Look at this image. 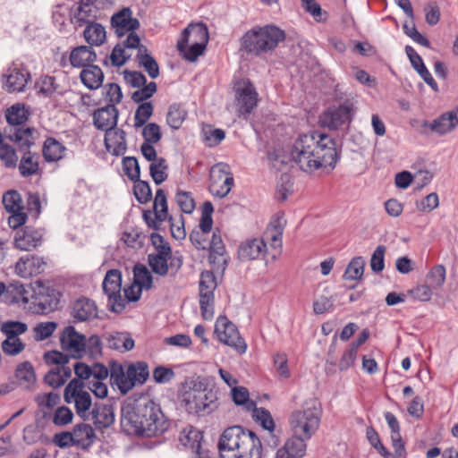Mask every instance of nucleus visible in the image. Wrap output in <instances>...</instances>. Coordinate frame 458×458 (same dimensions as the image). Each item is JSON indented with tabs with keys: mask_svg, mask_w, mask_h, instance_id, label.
<instances>
[{
	"mask_svg": "<svg viewBox=\"0 0 458 458\" xmlns=\"http://www.w3.org/2000/svg\"><path fill=\"white\" fill-rule=\"evenodd\" d=\"M123 170L131 181L140 178V169L138 160L134 157H126L123 159Z\"/></svg>",
	"mask_w": 458,
	"mask_h": 458,
	"instance_id": "obj_61",
	"label": "nucleus"
},
{
	"mask_svg": "<svg viewBox=\"0 0 458 458\" xmlns=\"http://www.w3.org/2000/svg\"><path fill=\"white\" fill-rule=\"evenodd\" d=\"M180 38L183 39V42H197L207 45L208 42V30L203 23L190 24L182 30Z\"/></svg>",
	"mask_w": 458,
	"mask_h": 458,
	"instance_id": "obj_31",
	"label": "nucleus"
},
{
	"mask_svg": "<svg viewBox=\"0 0 458 458\" xmlns=\"http://www.w3.org/2000/svg\"><path fill=\"white\" fill-rule=\"evenodd\" d=\"M445 280V268L442 265L434 267L427 275L426 281L432 288L443 285Z\"/></svg>",
	"mask_w": 458,
	"mask_h": 458,
	"instance_id": "obj_57",
	"label": "nucleus"
},
{
	"mask_svg": "<svg viewBox=\"0 0 458 458\" xmlns=\"http://www.w3.org/2000/svg\"><path fill=\"white\" fill-rule=\"evenodd\" d=\"M45 267L46 262L42 258L35 255L24 256L16 262L15 272L21 277L29 278L41 274Z\"/></svg>",
	"mask_w": 458,
	"mask_h": 458,
	"instance_id": "obj_21",
	"label": "nucleus"
},
{
	"mask_svg": "<svg viewBox=\"0 0 458 458\" xmlns=\"http://www.w3.org/2000/svg\"><path fill=\"white\" fill-rule=\"evenodd\" d=\"M306 439L293 436L286 440L276 454V458H303L306 454Z\"/></svg>",
	"mask_w": 458,
	"mask_h": 458,
	"instance_id": "obj_22",
	"label": "nucleus"
},
{
	"mask_svg": "<svg viewBox=\"0 0 458 458\" xmlns=\"http://www.w3.org/2000/svg\"><path fill=\"white\" fill-rule=\"evenodd\" d=\"M104 338L108 348L125 352L131 351L134 347V340L128 333H111L106 334Z\"/></svg>",
	"mask_w": 458,
	"mask_h": 458,
	"instance_id": "obj_30",
	"label": "nucleus"
},
{
	"mask_svg": "<svg viewBox=\"0 0 458 458\" xmlns=\"http://www.w3.org/2000/svg\"><path fill=\"white\" fill-rule=\"evenodd\" d=\"M153 105L150 102L141 103L136 109L134 114V127L140 128L146 124L153 114Z\"/></svg>",
	"mask_w": 458,
	"mask_h": 458,
	"instance_id": "obj_51",
	"label": "nucleus"
},
{
	"mask_svg": "<svg viewBox=\"0 0 458 458\" xmlns=\"http://www.w3.org/2000/svg\"><path fill=\"white\" fill-rule=\"evenodd\" d=\"M176 202L182 212L191 214L195 208V202L190 192L180 191L175 196Z\"/></svg>",
	"mask_w": 458,
	"mask_h": 458,
	"instance_id": "obj_64",
	"label": "nucleus"
},
{
	"mask_svg": "<svg viewBox=\"0 0 458 458\" xmlns=\"http://www.w3.org/2000/svg\"><path fill=\"white\" fill-rule=\"evenodd\" d=\"M81 82L89 89H97L101 87L104 73L98 65H88L80 74Z\"/></svg>",
	"mask_w": 458,
	"mask_h": 458,
	"instance_id": "obj_33",
	"label": "nucleus"
},
{
	"mask_svg": "<svg viewBox=\"0 0 458 458\" xmlns=\"http://www.w3.org/2000/svg\"><path fill=\"white\" fill-rule=\"evenodd\" d=\"M61 349L69 358L81 359L84 357L85 335L76 331L72 326L65 327L60 333Z\"/></svg>",
	"mask_w": 458,
	"mask_h": 458,
	"instance_id": "obj_18",
	"label": "nucleus"
},
{
	"mask_svg": "<svg viewBox=\"0 0 458 458\" xmlns=\"http://www.w3.org/2000/svg\"><path fill=\"white\" fill-rule=\"evenodd\" d=\"M200 433L191 428L190 429H183L179 437L181 444L192 450L198 451L200 449Z\"/></svg>",
	"mask_w": 458,
	"mask_h": 458,
	"instance_id": "obj_48",
	"label": "nucleus"
},
{
	"mask_svg": "<svg viewBox=\"0 0 458 458\" xmlns=\"http://www.w3.org/2000/svg\"><path fill=\"white\" fill-rule=\"evenodd\" d=\"M142 136L144 142L157 143L162 138L160 126L155 123L145 124L142 130Z\"/></svg>",
	"mask_w": 458,
	"mask_h": 458,
	"instance_id": "obj_62",
	"label": "nucleus"
},
{
	"mask_svg": "<svg viewBox=\"0 0 458 458\" xmlns=\"http://www.w3.org/2000/svg\"><path fill=\"white\" fill-rule=\"evenodd\" d=\"M57 327V324L53 321L41 322L34 327V338L37 341H43L53 335Z\"/></svg>",
	"mask_w": 458,
	"mask_h": 458,
	"instance_id": "obj_58",
	"label": "nucleus"
},
{
	"mask_svg": "<svg viewBox=\"0 0 458 458\" xmlns=\"http://www.w3.org/2000/svg\"><path fill=\"white\" fill-rule=\"evenodd\" d=\"M232 398L235 404L245 405L248 411H252L256 406L255 402L249 398V391L243 386H233L231 390Z\"/></svg>",
	"mask_w": 458,
	"mask_h": 458,
	"instance_id": "obj_50",
	"label": "nucleus"
},
{
	"mask_svg": "<svg viewBox=\"0 0 458 458\" xmlns=\"http://www.w3.org/2000/svg\"><path fill=\"white\" fill-rule=\"evenodd\" d=\"M354 114V104L351 99H346L339 106L327 108L320 116L322 126L336 130L346 123H350Z\"/></svg>",
	"mask_w": 458,
	"mask_h": 458,
	"instance_id": "obj_13",
	"label": "nucleus"
},
{
	"mask_svg": "<svg viewBox=\"0 0 458 458\" xmlns=\"http://www.w3.org/2000/svg\"><path fill=\"white\" fill-rule=\"evenodd\" d=\"M111 25L118 37L127 35L123 40L124 47L128 49H136L139 47L140 40L135 31L140 28V23L132 16V10L130 7H123L115 13L111 18Z\"/></svg>",
	"mask_w": 458,
	"mask_h": 458,
	"instance_id": "obj_7",
	"label": "nucleus"
},
{
	"mask_svg": "<svg viewBox=\"0 0 458 458\" xmlns=\"http://www.w3.org/2000/svg\"><path fill=\"white\" fill-rule=\"evenodd\" d=\"M97 306L88 298L78 299L72 306V315L76 321H86L97 317Z\"/></svg>",
	"mask_w": 458,
	"mask_h": 458,
	"instance_id": "obj_29",
	"label": "nucleus"
},
{
	"mask_svg": "<svg viewBox=\"0 0 458 458\" xmlns=\"http://www.w3.org/2000/svg\"><path fill=\"white\" fill-rule=\"evenodd\" d=\"M64 401L67 403H74L78 416L83 420H89L90 417L89 409L92 407L90 394L84 390V383L80 379L73 378L64 388Z\"/></svg>",
	"mask_w": 458,
	"mask_h": 458,
	"instance_id": "obj_10",
	"label": "nucleus"
},
{
	"mask_svg": "<svg viewBox=\"0 0 458 458\" xmlns=\"http://www.w3.org/2000/svg\"><path fill=\"white\" fill-rule=\"evenodd\" d=\"M69 360L68 355L55 350L47 352L44 354V360L47 364L56 365L55 369L60 372L61 378L64 379V384L72 377V369L66 366Z\"/></svg>",
	"mask_w": 458,
	"mask_h": 458,
	"instance_id": "obj_28",
	"label": "nucleus"
},
{
	"mask_svg": "<svg viewBox=\"0 0 458 458\" xmlns=\"http://www.w3.org/2000/svg\"><path fill=\"white\" fill-rule=\"evenodd\" d=\"M126 48L127 47L123 45V41L115 45L110 55L112 65L120 67L126 63V61L131 57V54L126 52Z\"/></svg>",
	"mask_w": 458,
	"mask_h": 458,
	"instance_id": "obj_59",
	"label": "nucleus"
},
{
	"mask_svg": "<svg viewBox=\"0 0 458 458\" xmlns=\"http://www.w3.org/2000/svg\"><path fill=\"white\" fill-rule=\"evenodd\" d=\"M254 433L245 430L241 426H233L226 428L222 434L218 448L222 458H233L232 454L238 453L239 449L245 445H249V438Z\"/></svg>",
	"mask_w": 458,
	"mask_h": 458,
	"instance_id": "obj_11",
	"label": "nucleus"
},
{
	"mask_svg": "<svg viewBox=\"0 0 458 458\" xmlns=\"http://www.w3.org/2000/svg\"><path fill=\"white\" fill-rule=\"evenodd\" d=\"M97 59L96 53L91 47L81 46L75 47L70 55V62L73 67L86 68L91 65Z\"/></svg>",
	"mask_w": 458,
	"mask_h": 458,
	"instance_id": "obj_32",
	"label": "nucleus"
},
{
	"mask_svg": "<svg viewBox=\"0 0 458 458\" xmlns=\"http://www.w3.org/2000/svg\"><path fill=\"white\" fill-rule=\"evenodd\" d=\"M84 356L98 358L102 353V342L98 335H92L88 339L84 338Z\"/></svg>",
	"mask_w": 458,
	"mask_h": 458,
	"instance_id": "obj_54",
	"label": "nucleus"
},
{
	"mask_svg": "<svg viewBox=\"0 0 458 458\" xmlns=\"http://www.w3.org/2000/svg\"><path fill=\"white\" fill-rule=\"evenodd\" d=\"M365 261L361 257L353 258L348 264L344 278L345 280H360L364 273Z\"/></svg>",
	"mask_w": 458,
	"mask_h": 458,
	"instance_id": "obj_45",
	"label": "nucleus"
},
{
	"mask_svg": "<svg viewBox=\"0 0 458 458\" xmlns=\"http://www.w3.org/2000/svg\"><path fill=\"white\" fill-rule=\"evenodd\" d=\"M209 179L210 193L220 199L227 196L233 185V176L229 166L224 163H218L211 167Z\"/></svg>",
	"mask_w": 458,
	"mask_h": 458,
	"instance_id": "obj_14",
	"label": "nucleus"
},
{
	"mask_svg": "<svg viewBox=\"0 0 458 458\" xmlns=\"http://www.w3.org/2000/svg\"><path fill=\"white\" fill-rule=\"evenodd\" d=\"M291 156L299 167L307 173L326 167L333 169L338 159L336 142L326 133L314 131L303 134L295 140Z\"/></svg>",
	"mask_w": 458,
	"mask_h": 458,
	"instance_id": "obj_1",
	"label": "nucleus"
},
{
	"mask_svg": "<svg viewBox=\"0 0 458 458\" xmlns=\"http://www.w3.org/2000/svg\"><path fill=\"white\" fill-rule=\"evenodd\" d=\"M157 83L154 81L145 84L134 91L131 95V99L136 103H143L145 100L150 98L157 91Z\"/></svg>",
	"mask_w": 458,
	"mask_h": 458,
	"instance_id": "obj_60",
	"label": "nucleus"
},
{
	"mask_svg": "<svg viewBox=\"0 0 458 458\" xmlns=\"http://www.w3.org/2000/svg\"><path fill=\"white\" fill-rule=\"evenodd\" d=\"M103 291L108 297V305L114 312H121L125 307V300L122 298V274L117 269L107 271L102 284Z\"/></svg>",
	"mask_w": 458,
	"mask_h": 458,
	"instance_id": "obj_16",
	"label": "nucleus"
},
{
	"mask_svg": "<svg viewBox=\"0 0 458 458\" xmlns=\"http://www.w3.org/2000/svg\"><path fill=\"white\" fill-rule=\"evenodd\" d=\"M18 293L25 303L32 302L41 307L43 310H54L56 308L58 299L55 290L45 286L42 281L37 280L34 285L27 286L21 284L17 287Z\"/></svg>",
	"mask_w": 458,
	"mask_h": 458,
	"instance_id": "obj_9",
	"label": "nucleus"
},
{
	"mask_svg": "<svg viewBox=\"0 0 458 458\" xmlns=\"http://www.w3.org/2000/svg\"><path fill=\"white\" fill-rule=\"evenodd\" d=\"M153 277L148 268L143 265H136L133 268V282L142 289L152 287Z\"/></svg>",
	"mask_w": 458,
	"mask_h": 458,
	"instance_id": "obj_49",
	"label": "nucleus"
},
{
	"mask_svg": "<svg viewBox=\"0 0 458 458\" xmlns=\"http://www.w3.org/2000/svg\"><path fill=\"white\" fill-rule=\"evenodd\" d=\"M168 258H171V247L163 245L157 253L148 255V264L155 274L161 276L168 274Z\"/></svg>",
	"mask_w": 458,
	"mask_h": 458,
	"instance_id": "obj_27",
	"label": "nucleus"
},
{
	"mask_svg": "<svg viewBox=\"0 0 458 458\" xmlns=\"http://www.w3.org/2000/svg\"><path fill=\"white\" fill-rule=\"evenodd\" d=\"M83 34L86 41L90 45L99 46L106 38L105 28L98 23L88 25Z\"/></svg>",
	"mask_w": 458,
	"mask_h": 458,
	"instance_id": "obj_43",
	"label": "nucleus"
},
{
	"mask_svg": "<svg viewBox=\"0 0 458 458\" xmlns=\"http://www.w3.org/2000/svg\"><path fill=\"white\" fill-rule=\"evenodd\" d=\"M235 100L240 114L247 115L257 106L258 92L249 80H242L234 86Z\"/></svg>",
	"mask_w": 458,
	"mask_h": 458,
	"instance_id": "obj_17",
	"label": "nucleus"
},
{
	"mask_svg": "<svg viewBox=\"0 0 458 458\" xmlns=\"http://www.w3.org/2000/svg\"><path fill=\"white\" fill-rule=\"evenodd\" d=\"M249 445H243L238 453L233 454V458H261L262 445L259 437L253 434L249 438Z\"/></svg>",
	"mask_w": 458,
	"mask_h": 458,
	"instance_id": "obj_38",
	"label": "nucleus"
},
{
	"mask_svg": "<svg viewBox=\"0 0 458 458\" xmlns=\"http://www.w3.org/2000/svg\"><path fill=\"white\" fill-rule=\"evenodd\" d=\"M285 39V32L274 25L256 27L242 38V48L249 54L259 55L275 49Z\"/></svg>",
	"mask_w": 458,
	"mask_h": 458,
	"instance_id": "obj_3",
	"label": "nucleus"
},
{
	"mask_svg": "<svg viewBox=\"0 0 458 458\" xmlns=\"http://www.w3.org/2000/svg\"><path fill=\"white\" fill-rule=\"evenodd\" d=\"M136 48L138 49L136 58L140 66L144 68L150 78H157L159 75V66L154 57L148 54V48L140 44Z\"/></svg>",
	"mask_w": 458,
	"mask_h": 458,
	"instance_id": "obj_34",
	"label": "nucleus"
},
{
	"mask_svg": "<svg viewBox=\"0 0 458 458\" xmlns=\"http://www.w3.org/2000/svg\"><path fill=\"white\" fill-rule=\"evenodd\" d=\"M153 208L154 216L157 221L164 222L166 219L169 221L173 220L172 216L168 215L167 200L164 190L158 189L156 191Z\"/></svg>",
	"mask_w": 458,
	"mask_h": 458,
	"instance_id": "obj_40",
	"label": "nucleus"
},
{
	"mask_svg": "<svg viewBox=\"0 0 458 458\" xmlns=\"http://www.w3.org/2000/svg\"><path fill=\"white\" fill-rule=\"evenodd\" d=\"M188 44L189 42H183V39L180 38L177 42L178 51L186 60L194 62L200 55H202L207 45L197 42L191 43L190 46H188Z\"/></svg>",
	"mask_w": 458,
	"mask_h": 458,
	"instance_id": "obj_41",
	"label": "nucleus"
},
{
	"mask_svg": "<svg viewBox=\"0 0 458 458\" xmlns=\"http://www.w3.org/2000/svg\"><path fill=\"white\" fill-rule=\"evenodd\" d=\"M27 329L28 327L25 323L13 320L4 322L0 327L6 338H19V335L24 334Z\"/></svg>",
	"mask_w": 458,
	"mask_h": 458,
	"instance_id": "obj_47",
	"label": "nucleus"
},
{
	"mask_svg": "<svg viewBox=\"0 0 458 458\" xmlns=\"http://www.w3.org/2000/svg\"><path fill=\"white\" fill-rule=\"evenodd\" d=\"M182 404L189 413L207 415L217 408L216 393L211 389H191L182 394Z\"/></svg>",
	"mask_w": 458,
	"mask_h": 458,
	"instance_id": "obj_8",
	"label": "nucleus"
},
{
	"mask_svg": "<svg viewBox=\"0 0 458 458\" xmlns=\"http://www.w3.org/2000/svg\"><path fill=\"white\" fill-rule=\"evenodd\" d=\"M186 115V111L180 105L173 104L167 113V123L172 129L177 130L182 126Z\"/></svg>",
	"mask_w": 458,
	"mask_h": 458,
	"instance_id": "obj_46",
	"label": "nucleus"
},
{
	"mask_svg": "<svg viewBox=\"0 0 458 458\" xmlns=\"http://www.w3.org/2000/svg\"><path fill=\"white\" fill-rule=\"evenodd\" d=\"M8 138L18 144L23 155L19 164L20 174L23 177H29L38 174L39 172V156L37 153L29 150L33 145L32 130L30 128H14V131H10Z\"/></svg>",
	"mask_w": 458,
	"mask_h": 458,
	"instance_id": "obj_6",
	"label": "nucleus"
},
{
	"mask_svg": "<svg viewBox=\"0 0 458 458\" xmlns=\"http://www.w3.org/2000/svg\"><path fill=\"white\" fill-rule=\"evenodd\" d=\"M133 182H135L133 191L137 200L141 204L148 202L152 198V191L148 182L141 181L140 178Z\"/></svg>",
	"mask_w": 458,
	"mask_h": 458,
	"instance_id": "obj_56",
	"label": "nucleus"
},
{
	"mask_svg": "<svg viewBox=\"0 0 458 458\" xmlns=\"http://www.w3.org/2000/svg\"><path fill=\"white\" fill-rule=\"evenodd\" d=\"M267 245L263 239H253L242 244L239 254L242 259H256L266 252Z\"/></svg>",
	"mask_w": 458,
	"mask_h": 458,
	"instance_id": "obj_36",
	"label": "nucleus"
},
{
	"mask_svg": "<svg viewBox=\"0 0 458 458\" xmlns=\"http://www.w3.org/2000/svg\"><path fill=\"white\" fill-rule=\"evenodd\" d=\"M38 91L47 97H51L54 93L58 92V85L55 79L52 76H43L38 82Z\"/></svg>",
	"mask_w": 458,
	"mask_h": 458,
	"instance_id": "obj_63",
	"label": "nucleus"
},
{
	"mask_svg": "<svg viewBox=\"0 0 458 458\" xmlns=\"http://www.w3.org/2000/svg\"><path fill=\"white\" fill-rule=\"evenodd\" d=\"M65 147L54 138H47L43 146V156L47 162H55L63 158Z\"/></svg>",
	"mask_w": 458,
	"mask_h": 458,
	"instance_id": "obj_37",
	"label": "nucleus"
},
{
	"mask_svg": "<svg viewBox=\"0 0 458 458\" xmlns=\"http://www.w3.org/2000/svg\"><path fill=\"white\" fill-rule=\"evenodd\" d=\"M89 414V420H92L96 428L99 429L110 427L114 421V413L111 405L96 403Z\"/></svg>",
	"mask_w": 458,
	"mask_h": 458,
	"instance_id": "obj_25",
	"label": "nucleus"
},
{
	"mask_svg": "<svg viewBox=\"0 0 458 458\" xmlns=\"http://www.w3.org/2000/svg\"><path fill=\"white\" fill-rule=\"evenodd\" d=\"M149 377L148 365L145 361L131 363L126 370L117 362L110 363V382L126 394L137 385H143Z\"/></svg>",
	"mask_w": 458,
	"mask_h": 458,
	"instance_id": "obj_4",
	"label": "nucleus"
},
{
	"mask_svg": "<svg viewBox=\"0 0 458 458\" xmlns=\"http://www.w3.org/2000/svg\"><path fill=\"white\" fill-rule=\"evenodd\" d=\"M215 333L223 344L232 347L238 353L243 354L247 350V344L241 337L236 326L229 321L226 317H218L215 325Z\"/></svg>",
	"mask_w": 458,
	"mask_h": 458,
	"instance_id": "obj_12",
	"label": "nucleus"
},
{
	"mask_svg": "<svg viewBox=\"0 0 458 458\" xmlns=\"http://www.w3.org/2000/svg\"><path fill=\"white\" fill-rule=\"evenodd\" d=\"M122 426L130 434L151 437L166 431L168 422L159 404L142 397L123 410Z\"/></svg>",
	"mask_w": 458,
	"mask_h": 458,
	"instance_id": "obj_2",
	"label": "nucleus"
},
{
	"mask_svg": "<svg viewBox=\"0 0 458 458\" xmlns=\"http://www.w3.org/2000/svg\"><path fill=\"white\" fill-rule=\"evenodd\" d=\"M76 445L82 448L90 446L96 437L93 428L89 424H77L72 430Z\"/></svg>",
	"mask_w": 458,
	"mask_h": 458,
	"instance_id": "obj_35",
	"label": "nucleus"
},
{
	"mask_svg": "<svg viewBox=\"0 0 458 458\" xmlns=\"http://www.w3.org/2000/svg\"><path fill=\"white\" fill-rule=\"evenodd\" d=\"M3 204L9 213L23 210L21 197L16 191H9L4 193Z\"/></svg>",
	"mask_w": 458,
	"mask_h": 458,
	"instance_id": "obj_53",
	"label": "nucleus"
},
{
	"mask_svg": "<svg viewBox=\"0 0 458 458\" xmlns=\"http://www.w3.org/2000/svg\"><path fill=\"white\" fill-rule=\"evenodd\" d=\"M199 288L201 316L204 319L209 320L214 316V291L216 288L215 275L210 271L202 272Z\"/></svg>",
	"mask_w": 458,
	"mask_h": 458,
	"instance_id": "obj_15",
	"label": "nucleus"
},
{
	"mask_svg": "<svg viewBox=\"0 0 458 458\" xmlns=\"http://www.w3.org/2000/svg\"><path fill=\"white\" fill-rule=\"evenodd\" d=\"M458 125V108L445 113L433 122L423 121L420 131H427L429 129L440 135L452 131Z\"/></svg>",
	"mask_w": 458,
	"mask_h": 458,
	"instance_id": "obj_20",
	"label": "nucleus"
},
{
	"mask_svg": "<svg viewBox=\"0 0 458 458\" xmlns=\"http://www.w3.org/2000/svg\"><path fill=\"white\" fill-rule=\"evenodd\" d=\"M167 168L168 165L164 157H158L157 160L152 161L149 165V173L156 184H161L166 180Z\"/></svg>",
	"mask_w": 458,
	"mask_h": 458,
	"instance_id": "obj_44",
	"label": "nucleus"
},
{
	"mask_svg": "<svg viewBox=\"0 0 458 458\" xmlns=\"http://www.w3.org/2000/svg\"><path fill=\"white\" fill-rule=\"evenodd\" d=\"M321 414V404L318 400L306 401L302 409L294 411L290 417L292 431L298 437L310 439L319 427Z\"/></svg>",
	"mask_w": 458,
	"mask_h": 458,
	"instance_id": "obj_5",
	"label": "nucleus"
},
{
	"mask_svg": "<svg viewBox=\"0 0 458 458\" xmlns=\"http://www.w3.org/2000/svg\"><path fill=\"white\" fill-rule=\"evenodd\" d=\"M118 110L114 105H107L93 114L94 125L102 131H111L117 123Z\"/></svg>",
	"mask_w": 458,
	"mask_h": 458,
	"instance_id": "obj_23",
	"label": "nucleus"
},
{
	"mask_svg": "<svg viewBox=\"0 0 458 458\" xmlns=\"http://www.w3.org/2000/svg\"><path fill=\"white\" fill-rule=\"evenodd\" d=\"M214 212L213 205L210 201H205L202 205L201 217L199 221V229L203 233H208L212 229Z\"/></svg>",
	"mask_w": 458,
	"mask_h": 458,
	"instance_id": "obj_55",
	"label": "nucleus"
},
{
	"mask_svg": "<svg viewBox=\"0 0 458 458\" xmlns=\"http://www.w3.org/2000/svg\"><path fill=\"white\" fill-rule=\"evenodd\" d=\"M125 132L121 129H113L105 134V145L109 153L114 156H121L125 153L127 144Z\"/></svg>",
	"mask_w": 458,
	"mask_h": 458,
	"instance_id": "obj_26",
	"label": "nucleus"
},
{
	"mask_svg": "<svg viewBox=\"0 0 458 458\" xmlns=\"http://www.w3.org/2000/svg\"><path fill=\"white\" fill-rule=\"evenodd\" d=\"M43 230L32 226H25L15 233L14 247L22 251H31L41 245L43 241Z\"/></svg>",
	"mask_w": 458,
	"mask_h": 458,
	"instance_id": "obj_19",
	"label": "nucleus"
},
{
	"mask_svg": "<svg viewBox=\"0 0 458 458\" xmlns=\"http://www.w3.org/2000/svg\"><path fill=\"white\" fill-rule=\"evenodd\" d=\"M283 230V219L278 217L271 224V226L266 232V235L272 242L274 248H280L282 246Z\"/></svg>",
	"mask_w": 458,
	"mask_h": 458,
	"instance_id": "obj_52",
	"label": "nucleus"
},
{
	"mask_svg": "<svg viewBox=\"0 0 458 458\" xmlns=\"http://www.w3.org/2000/svg\"><path fill=\"white\" fill-rule=\"evenodd\" d=\"M30 77V73L25 69L17 67L9 68L4 74L5 81L4 88L9 92L22 91Z\"/></svg>",
	"mask_w": 458,
	"mask_h": 458,
	"instance_id": "obj_24",
	"label": "nucleus"
},
{
	"mask_svg": "<svg viewBox=\"0 0 458 458\" xmlns=\"http://www.w3.org/2000/svg\"><path fill=\"white\" fill-rule=\"evenodd\" d=\"M15 377L19 384L25 388H30L36 382L34 368L29 361L21 362L17 366Z\"/></svg>",
	"mask_w": 458,
	"mask_h": 458,
	"instance_id": "obj_39",
	"label": "nucleus"
},
{
	"mask_svg": "<svg viewBox=\"0 0 458 458\" xmlns=\"http://www.w3.org/2000/svg\"><path fill=\"white\" fill-rule=\"evenodd\" d=\"M5 117L10 125L19 126L28 120L29 112L24 105L15 104L6 110Z\"/></svg>",
	"mask_w": 458,
	"mask_h": 458,
	"instance_id": "obj_42",
	"label": "nucleus"
}]
</instances>
